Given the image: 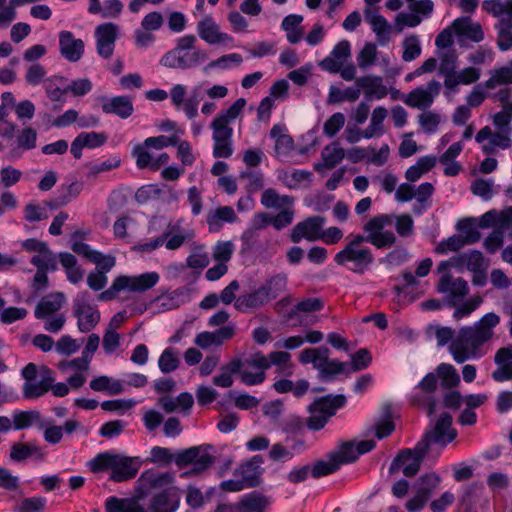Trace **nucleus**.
Here are the masks:
<instances>
[{"instance_id":"1","label":"nucleus","mask_w":512,"mask_h":512,"mask_svg":"<svg viewBox=\"0 0 512 512\" xmlns=\"http://www.w3.org/2000/svg\"><path fill=\"white\" fill-rule=\"evenodd\" d=\"M457 436L452 428V416L442 413L433 429L427 431L413 449H403L391 462L389 473L395 474L402 470L406 477L415 476L432 443L446 445Z\"/></svg>"},{"instance_id":"2","label":"nucleus","mask_w":512,"mask_h":512,"mask_svg":"<svg viewBox=\"0 0 512 512\" xmlns=\"http://www.w3.org/2000/svg\"><path fill=\"white\" fill-rule=\"evenodd\" d=\"M500 323V317L493 313L485 314L474 326L459 329L457 336L449 345V351L457 363L469 359L481 358L486 351L483 345L494 336L493 329Z\"/></svg>"},{"instance_id":"3","label":"nucleus","mask_w":512,"mask_h":512,"mask_svg":"<svg viewBox=\"0 0 512 512\" xmlns=\"http://www.w3.org/2000/svg\"><path fill=\"white\" fill-rule=\"evenodd\" d=\"M212 446L199 445L179 451L175 456L171 450L165 447L154 446L150 451L149 461L157 464H170L173 460L180 468L191 464L193 467L190 471L183 473L181 476L196 475L214 463V457L209 453Z\"/></svg>"},{"instance_id":"4","label":"nucleus","mask_w":512,"mask_h":512,"mask_svg":"<svg viewBox=\"0 0 512 512\" xmlns=\"http://www.w3.org/2000/svg\"><path fill=\"white\" fill-rule=\"evenodd\" d=\"M246 106L244 98H238L230 107L220 111L210 124L214 158H230L233 154V129L230 124L240 117Z\"/></svg>"},{"instance_id":"5","label":"nucleus","mask_w":512,"mask_h":512,"mask_svg":"<svg viewBox=\"0 0 512 512\" xmlns=\"http://www.w3.org/2000/svg\"><path fill=\"white\" fill-rule=\"evenodd\" d=\"M93 473L110 472L109 479L120 483L136 477L142 460L139 457L126 456L120 453L102 452L87 463Z\"/></svg>"},{"instance_id":"6","label":"nucleus","mask_w":512,"mask_h":512,"mask_svg":"<svg viewBox=\"0 0 512 512\" xmlns=\"http://www.w3.org/2000/svg\"><path fill=\"white\" fill-rule=\"evenodd\" d=\"M366 238L362 234H350L346 244L336 253L334 261L339 266L347 267L350 271L363 274L374 263L372 250L365 245Z\"/></svg>"},{"instance_id":"7","label":"nucleus","mask_w":512,"mask_h":512,"mask_svg":"<svg viewBox=\"0 0 512 512\" xmlns=\"http://www.w3.org/2000/svg\"><path fill=\"white\" fill-rule=\"evenodd\" d=\"M197 38L195 35L180 37L176 46L166 52L160 59V65L170 69H191L207 60L205 51L196 49Z\"/></svg>"},{"instance_id":"8","label":"nucleus","mask_w":512,"mask_h":512,"mask_svg":"<svg viewBox=\"0 0 512 512\" xmlns=\"http://www.w3.org/2000/svg\"><path fill=\"white\" fill-rule=\"evenodd\" d=\"M160 279L157 272H147L138 276L121 275L114 279L112 285L98 296L100 301H111L121 291L144 293L154 287Z\"/></svg>"},{"instance_id":"9","label":"nucleus","mask_w":512,"mask_h":512,"mask_svg":"<svg viewBox=\"0 0 512 512\" xmlns=\"http://www.w3.org/2000/svg\"><path fill=\"white\" fill-rule=\"evenodd\" d=\"M233 361L239 364L237 374L243 384L255 386L265 381L267 363L265 355L262 352L250 354L244 359L237 357L234 358Z\"/></svg>"},{"instance_id":"10","label":"nucleus","mask_w":512,"mask_h":512,"mask_svg":"<svg viewBox=\"0 0 512 512\" xmlns=\"http://www.w3.org/2000/svg\"><path fill=\"white\" fill-rule=\"evenodd\" d=\"M173 483L174 476L170 472L145 470L136 481V499L139 501L150 494L173 488Z\"/></svg>"},{"instance_id":"11","label":"nucleus","mask_w":512,"mask_h":512,"mask_svg":"<svg viewBox=\"0 0 512 512\" xmlns=\"http://www.w3.org/2000/svg\"><path fill=\"white\" fill-rule=\"evenodd\" d=\"M89 297L88 291L80 292L73 303V315L77 318V326L82 333L90 332L100 321V312L88 303Z\"/></svg>"},{"instance_id":"12","label":"nucleus","mask_w":512,"mask_h":512,"mask_svg":"<svg viewBox=\"0 0 512 512\" xmlns=\"http://www.w3.org/2000/svg\"><path fill=\"white\" fill-rule=\"evenodd\" d=\"M441 91V83L437 80L429 81L425 87L420 86L409 92L403 102L411 107L426 110L434 103Z\"/></svg>"},{"instance_id":"13","label":"nucleus","mask_w":512,"mask_h":512,"mask_svg":"<svg viewBox=\"0 0 512 512\" xmlns=\"http://www.w3.org/2000/svg\"><path fill=\"white\" fill-rule=\"evenodd\" d=\"M437 291L445 294L449 305L455 307L458 301L468 295L469 286L463 278L454 277L450 273H444L438 280Z\"/></svg>"},{"instance_id":"14","label":"nucleus","mask_w":512,"mask_h":512,"mask_svg":"<svg viewBox=\"0 0 512 512\" xmlns=\"http://www.w3.org/2000/svg\"><path fill=\"white\" fill-rule=\"evenodd\" d=\"M438 387V377L435 373H428L416 386L422 395L415 393L411 396V403L417 406H423L428 415L435 412L436 401L433 396Z\"/></svg>"},{"instance_id":"15","label":"nucleus","mask_w":512,"mask_h":512,"mask_svg":"<svg viewBox=\"0 0 512 512\" xmlns=\"http://www.w3.org/2000/svg\"><path fill=\"white\" fill-rule=\"evenodd\" d=\"M118 34L119 27L112 22L100 24L95 28L96 49L100 57L104 59L111 58Z\"/></svg>"},{"instance_id":"16","label":"nucleus","mask_w":512,"mask_h":512,"mask_svg":"<svg viewBox=\"0 0 512 512\" xmlns=\"http://www.w3.org/2000/svg\"><path fill=\"white\" fill-rule=\"evenodd\" d=\"M264 459L261 455H254L242 462L235 470L234 476L239 477L247 488L258 487L262 482Z\"/></svg>"},{"instance_id":"17","label":"nucleus","mask_w":512,"mask_h":512,"mask_svg":"<svg viewBox=\"0 0 512 512\" xmlns=\"http://www.w3.org/2000/svg\"><path fill=\"white\" fill-rule=\"evenodd\" d=\"M324 221L325 219L322 216H311L297 223L291 230V241L299 243L303 238L308 241L319 240Z\"/></svg>"},{"instance_id":"18","label":"nucleus","mask_w":512,"mask_h":512,"mask_svg":"<svg viewBox=\"0 0 512 512\" xmlns=\"http://www.w3.org/2000/svg\"><path fill=\"white\" fill-rule=\"evenodd\" d=\"M351 57V46L349 41L342 40L337 43L330 54L324 58L319 66L330 73H338L345 62Z\"/></svg>"},{"instance_id":"19","label":"nucleus","mask_w":512,"mask_h":512,"mask_svg":"<svg viewBox=\"0 0 512 512\" xmlns=\"http://www.w3.org/2000/svg\"><path fill=\"white\" fill-rule=\"evenodd\" d=\"M85 44L82 39L75 38L70 31L59 33V51L62 57L69 62L79 61L84 54Z\"/></svg>"},{"instance_id":"20","label":"nucleus","mask_w":512,"mask_h":512,"mask_svg":"<svg viewBox=\"0 0 512 512\" xmlns=\"http://www.w3.org/2000/svg\"><path fill=\"white\" fill-rule=\"evenodd\" d=\"M180 504L179 489L168 488L155 493L150 501V512H175Z\"/></svg>"},{"instance_id":"21","label":"nucleus","mask_w":512,"mask_h":512,"mask_svg":"<svg viewBox=\"0 0 512 512\" xmlns=\"http://www.w3.org/2000/svg\"><path fill=\"white\" fill-rule=\"evenodd\" d=\"M498 366L491 374L496 382H505L512 379V344L498 349L494 356Z\"/></svg>"},{"instance_id":"22","label":"nucleus","mask_w":512,"mask_h":512,"mask_svg":"<svg viewBox=\"0 0 512 512\" xmlns=\"http://www.w3.org/2000/svg\"><path fill=\"white\" fill-rule=\"evenodd\" d=\"M269 135L275 142L274 152L277 158L287 157L294 150V140L284 124H274Z\"/></svg>"},{"instance_id":"23","label":"nucleus","mask_w":512,"mask_h":512,"mask_svg":"<svg viewBox=\"0 0 512 512\" xmlns=\"http://www.w3.org/2000/svg\"><path fill=\"white\" fill-rule=\"evenodd\" d=\"M66 297L62 292H54L44 296L36 305L34 316L37 319H46L48 316L58 314L63 307Z\"/></svg>"},{"instance_id":"24","label":"nucleus","mask_w":512,"mask_h":512,"mask_svg":"<svg viewBox=\"0 0 512 512\" xmlns=\"http://www.w3.org/2000/svg\"><path fill=\"white\" fill-rule=\"evenodd\" d=\"M106 114H114L122 119L129 118L134 112L133 101L130 96H115L105 100L101 106Z\"/></svg>"},{"instance_id":"25","label":"nucleus","mask_w":512,"mask_h":512,"mask_svg":"<svg viewBox=\"0 0 512 512\" xmlns=\"http://www.w3.org/2000/svg\"><path fill=\"white\" fill-rule=\"evenodd\" d=\"M197 32L199 37L208 44H217L229 39L227 34L219 31V26L211 16H206L197 23Z\"/></svg>"},{"instance_id":"26","label":"nucleus","mask_w":512,"mask_h":512,"mask_svg":"<svg viewBox=\"0 0 512 512\" xmlns=\"http://www.w3.org/2000/svg\"><path fill=\"white\" fill-rule=\"evenodd\" d=\"M239 512H266L270 506V501L265 495L253 491L245 494L237 502Z\"/></svg>"},{"instance_id":"27","label":"nucleus","mask_w":512,"mask_h":512,"mask_svg":"<svg viewBox=\"0 0 512 512\" xmlns=\"http://www.w3.org/2000/svg\"><path fill=\"white\" fill-rule=\"evenodd\" d=\"M54 378L49 369H45V375L39 382H25L22 387L23 397L25 399H37L45 395L52 387Z\"/></svg>"},{"instance_id":"28","label":"nucleus","mask_w":512,"mask_h":512,"mask_svg":"<svg viewBox=\"0 0 512 512\" xmlns=\"http://www.w3.org/2000/svg\"><path fill=\"white\" fill-rule=\"evenodd\" d=\"M269 302L270 299L267 297L266 292L259 287L251 293L239 296L235 301L234 307L236 310L244 312L247 309H258Z\"/></svg>"},{"instance_id":"29","label":"nucleus","mask_w":512,"mask_h":512,"mask_svg":"<svg viewBox=\"0 0 512 512\" xmlns=\"http://www.w3.org/2000/svg\"><path fill=\"white\" fill-rule=\"evenodd\" d=\"M355 83L363 90L367 98L382 99L388 93L387 88L382 84L381 77L363 76L357 78Z\"/></svg>"},{"instance_id":"30","label":"nucleus","mask_w":512,"mask_h":512,"mask_svg":"<svg viewBox=\"0 0 512 512\" xmlns=\"http://www.w3.org/2000/svg\"><path fill=\"white\" fill-rule=\"evenodd\" d=\"M345 403L346 397L344 395H328L315 400L310 406L315 411L330 418L335 415L337 409L343 407Z\"/></svg>"},{"instance_id":"31","label":"nucleus","mask_w":512,"mask_h":512,"mask_svg":"<svg viewBox=\"0 0 512 512\" xmlns=\"http://www.w3.org/2000/svg\"><path fill=\"white\" fill-rule=\"evenodd\" d=\"M237 216L230 206H221L217 209L210 211L207 215V224L211 232L219 231L224 222L233 223Z\"/></svg>"},{"instance_id":"32","label":"nucleus","mask_w":512,"mask_h":512,"mask_svg":"<svg viewBox=\"0 0 512 512\" xmlns=\"http://www.w3.org/2000/svg\"><path fill=\"white\" fill-rule=\"evenodd\" d=\"M35 455L38 459L44 458L42 448L33 443L16 442L11 446L9 458L13 462H23Z\"/></svg>"},{"instance_id":"33","label":"nucleus","mask_w":512,"mask_h":512,"mask_svg":"<svg viewBox=\"0 0 512 512\" xmlns=\"http://www.w3.org/2000/svg\"><path fill=\"white\" fill-rule=\"evenodd\" d=\"M457 33L467 36L478 43L484 39V33L479 23H472L470 18H458L452 24Z\"/></svg>"},{"instance_id":"34","label":"nucleus","mask_w":512,"mask_h":512,"mask_svg":"<svg viewBox=\"0 0 512 512\" xmlns=\"http://www.w3.org/2000/svg\"><path fill=\"white\" fill-rule=\"evenodd\" d=\"M347 363L340 362L336 359H330L329 354H327V359L322 360L318 365V377L322 381H333L335 377L339 374H342L346 371Z\"/></svg>"},{"instance_id":"35","label":"nucleus","mask_w":512,"mask_h":512,"mask_svg":"<svg viewBox=\"0 0 512 512\" xmlns=\"http://www.w3.org/2000/svg\"><path fill=\"white\" fill-rule=\"evenodd\" d=\"M12 422L16 430L29 428L33 424H39L40 428L43 427L41 413L37 410L15 411L12 416Z\"/></svg>"},{"instance_id":"36","label":"nucleus","mask_w":512,"mask_h":512,"mask_svg":"<svg viewBox=\"0 0 512 512\" xmlns=\"http://www.w3.org/2000/svg\"><path fill=\"white\" fill-rule=\"evenodd\" d=\"M387 115L388 111L385 107L379 106L373 110L370 124L365 129L366 139L378 137L385 133L383 122Z\"/></svg>"},{"instance_id":"37","label":"nucleus","mask_w":512,"mask_h":512,"mask_svg":"<svg viewBox=\"0 0 512 512\" xmlns=\"http://www.w3.org/2000/svg\"><path fill=\"white\" fill-rule=\"evenodd\" d=\"M270 301L276 299L287 287V275L279 273L268 278L261 286Z\"/></svg>"},{"instance_id":"38","label":"nucleus","mask_w":512,"mask_h":512,"mask_svg":"<svg viewBox=\"0 0 512 512\" xmlns=\"http://www.w3.org/2000/svg\"><path fill=\"white\" fill-rule=\"evenodd\" d=\"M436 376L441 379V385L446 389L454 388L460 383V376L455 367L448 363H441L437 366Z\"/></svg>"},{"instance_id":"39","label":"nucleus","mask_w":512,"mask_h":512,"mask_svg":"<svg viewBox=\"0 0 512 512\" xmlns=\"http://www.w3.org/2000/svg\"><path fill=\"white\" fill-rule=\"evenodd\" d=\"M321 157L324 161L323 166L327 169H332L343 160L345 152L338 142H333L324 147Z\"/></svg>"},{"instance_id":"40","label":"nucleus","mask_w":512,"mask_h":512,"mask_svg":"<svg viewBox=\"0 0 512 512\" xmlns=\"http://www.w3.org/2000/svg\"><path fill=\"white\" fill-rule=\"evenodd\" d=\"M331 454L340 466L353 463L359 458V452L357 451L356 444L353 441L342 443L339 446V449L331 452Z\"/></svg>"},{"instance_id":"41","label":"nucleus","mask_w":512,"mask_h":512,"mask_svg":"<svg viewBox=\"0 0 512 512\" xmlns=\"http://www.w3.org/2000/svg\"><path fill=\"white\" fill-rule=\"evenodd\" d=\"M37 139V132L33 128H25L21 131V133L17 137V149H12L10 152L11 159H16L20 157V153L18 149L30 150L35 148Z\"/></svg>"},{"instance_id":"42","label":"nucleus","mask_w":512,"mask_h":512,"mask_svg":"<svg viewBox=\"0 0 512 512\" xmlns=\"http://www.w3.org/2000/svg\"><path fill=\"white\" fill-rule=\"evenodd\" d=\"M292 202V197L288 195L280 196L273 188L264 190L261 196V204L266 208H280L286 205H291Z\"/></svg>"},{"instance_id":"43","label":"nucleus","mask_w":512,"mask_h":512,"mask_svg":"<svg viewBox=\"0 0 512 512\" xmlns=\"http://www.w3.org/2000/svg\"><path fill=\"white\" fill-rule=\"evenodd\" d=\"M238 370H239V364L234 362L232 359L225 365L221 366V368H220L221 373L213 378V384L218 387H222V388L231 387L234 382L232 376L234 374H237Z\"/></svg>"},{"instance_id":"44","label":"nucleus","mask_w":512,"mask_h":512,"mask_svg":"<svg viewBox=\"0 0 512 512\" xmlns=\"http://www.w3.org/2000/svg\"><path fill=\"white\" fill-rule=\"evenodd\" d=\"M329 349L327 347H318V348H306L301 351L299 355V361L302 364L312 363L315 369H318V365L322 360L327 359V354H329Z\"/></svg>"},{"instance_id":"45","label":"nucleus","mask_w":512,"mask_h":512,"mask_svg":"<svg viewBox=\"0 0 512 512\" xmlns=\"http://www.w3.org/2000/svg\"><path fill=\"white\" fill-rule=\"evenodd\" d=\"M440 60V65L438 68L439 75L453 74L457 73V60L458 54L455 49H450L447 51H442L438 55Z\"/></svg>"},{"instance_id":"46","label":"nucleus","mask_w":512,"mask_h":512,"mask_svg":"<svg viewBox=\"0 0 512 512\" xmlns=\"http://www.w3.org/2000/svg\"><path fill=\"white\" fill-rule=\"evenodd\" d=\"M512 84V68L501 67L496 69L492 76L484 83L485 88L494 89L498 85Z\"/></svg>"},{"instance_id":"47","label":"nucleus","mask_w":512,"mask_h":512,"mask_svg":"<svg viewBox=\"0 0 512 512\" xmlns=\"http://www.w3.org/2000/svg\"><path fill=\"white\" fill-rule=\"evenodd\" d=\"M483 9L495 17L501 15L512 16V0H486L482 4Z\"/></svg>"},{"instance_id":"48","label":"nucleus","mask_w":512,"mask_h":512,"mask_svg":"<svg viewBox=\"0 0 512 512\" xmlns=\"http://www.w3.org/2000/svg\"><path fill=\"white\" fill-rule=\"evenodd\" d=\"M180 364L177 353L170 347L166 348L159 357L158 365L163 373L175 371Z\"/></svg>"},{"instance_id":"49","label":"nucleus","mask_w":512,"mask_h":512,"mask_svg":"<svg viewBox=\"0 0 512 512\" xmlns=\"http://www.w3.org/2000/svg\"><path fill=\"white\" fill-rule=\"evenodd\" d=\"M328 461H317L311 469V475L314 478H320L322 476L330 475L336 472L340 465L339 463L332 457V454L329 453Z\"/></svg>"},{"instance_id":"50","label":"nucleus","mask_w":512,"mask_h":512,"mask_svg":"<svg viewBox=\"0 0 512 512\" xmlns=\"http://www.w3.org/2000/svg\"><path fill=\"white\" fill-rule=\"evenodd\" d=\"M365 19L371 25L373 32L379 39L384 38L389 34L391 27L382 15L366 13Z\"/></svg>"},{"instance_id":"51","label":"nucleus","mask_w":512,"mask_h":512,"mask_svg":"<svg viewBox=\"0 0 512 512\" xmlns=\"http://www.w3.org/2000/svg\"><path fill=\"white\" fill-rule=\"evenodd\" d=\"M403 54L402 59L405 62H410L415 60L421 54V46L420 41L417 35H410L406 37L403 41Z\"/></svg>"},{"instance_id":"52","label":"nucleus","mask_w":512,"mask_h":512,"mask_svg":"<svg viewBox=\"0 0 512 512\" xmlns=\"http://www.w3.org/2000/svg\"><path fill=\"white\" fill-rule=\"evenodd\" d=\"M440 484V477L435 473H427L422 475L417 483V491L422 495L430 498L431 494Z\"/></svg>"},{"instance_id":"53","label":"nucleus","mask_w":512,"mask_h":512,"mask_svg":"<svg viewBox=\"0 0 512 512\" xmlns=\"http://www.w3.org/2000/svg\"><path fill=\"white\" fill-rule=\"evenodd\" d=\"M365 238L368 243H371L378 249L388 248L396 243V236L391 231L370 233Z\"/></svg>"},{"instance_id":"54","label":"nucleus","mask_w":512,"mask_h":512,"mask_svg":"<svg viewBox=\"0 0 512 512\" xmlns=\"http://www.w3.org/2000/svg\"><path fill=\"white\" fill-rule=\"evenodd\" d=\"M462 235L455 234L447 239L442 240L435 248V252L438 254H446L449 251H459L465 246Z\"/></svg>"},{"instance_id":"55","label":"nucleus","mask_w":512,"mask_h":512,"mask_svg":"<svg viewBox=\"0 0 512 512\" xmlns=\"http://www.w3.org/2000/svg\"><path fill=\"white\" fill-rule=\"evenodd\" d=\"M377 57V48L373 43H366L357 56L358 66L365 69L373 65Z\"/></svg>"},{"instance_id":"56","label":"nucleus","mask_w":512,"mask_h":512,"mask_svg":"<svg viewBox=\"0 0 512 512\" xmlns=\"http://www.w3.org/2000/svg\"><path fill=\"white\" fill-rule=\"evenodd\" d=\"M149 147L145 146V142L141 145H136L132 150V156L136 160V165L140 169L149 167L152 170L154 159L149 151Z\"/></svg>"},{"instance_id":"57","label":"nucleus","mask_w":512,"mask_h":512,"mask_svg":"<svg viewBox=\"0 0 512 512\" xmlns=\"http://www.w3.org/2000/svg\"><path fill=\"white\" fill-rule=\"evenodd\" d=\"M345 116L341 112L331 115L324 123L323 133L328 137H334L344 126Z\"/></svg>"},{"instance_id":"58","label":"nucleus","mask_w":512,"mask_h":512,"mask_svg":"<svg viewBox=\"0 0 512 512\" xmlns=\"http://www.w3.org/2000/svg\"><path fill=\"white\" fill-rule=\"evenodd\" d=\"M492 187L493 182L491 180L478 178L471 183L470 190L474 195L479 196L484 200H489L493 195Z\"/></svg>"},{"instance_id":"59","label":"nucleus","mask_w":512,"mask_h":512,"mask_svg":"<svg viewBox=\"0 0 512 512\" xmlns=\"http://www.w3.org/2000/svg\"><path fill=\"white\" fill-rule=\"evenodd\" d=\"M78 138L85 147L97 148L104 145L108 137L105 133L82 132L78 135Z\"/></svg>"},{"instance_id":"60","label":"nucleus","mask_w":512,"mask_h":512,"mask_svg":"<svg viewBox=\"0 0 512 512\" xmlns=\"http://www.w3.org/2000/svg\"><path fill=\"white\" fill-rule=\"evenodd\" d=\"M46 505L43 497L24 498L15 508L16 512H41Z\"/></svg>"},{"instance_id":"61","label":"nucleus","mask_w":512,"mask_h":512,"mask_svg":"<svg viewBox=\"0 0 512 512\" xmlns=\"http://www.w3.org/2000/svg\"><path fill=\"white\" fill-rule=\"evenodd\" d=\"M241 178L247 179V191L254 193L264 187V176L260 171H245L240 175Z\"/></svg>"},{"instance_id":"62","label":"nucleus","mask_w":512,"mask_h":512,"mask_svg":"<svg viewBox=\"0 0 512 512\" xmlns=\"http://www.w3.org/2000/svg\"><path fill=\"white\" fill-rule=\"evenodd\" d=\"M140 505L137 499H119L110 497L105 504L106 512H123L127 507Z\"/></svg>"},{"instance_id":"63","label":"nucleus","mask_w":512,"mask_h":512,"mask_svg":"<svg viewBox=\"0 0 512 512\" xmlns=\"http://www.w3.org/2000/svg\"><path fill=\"white\" fill-rule=\"evenodd\" d=\"M234 245L230 241L218 242L213 250V258L226 264L232 257Z\"/></svg>"},{"instance_id":"64","label":"nucleus","mask_w":512,"mask_h":512,"mask_svg":"<svg viewBox=\"0 0 512 512\" xmlns=\"http://www.w3.org/2000/svg\"><path fill=\"white\" fill-rule=\"evenodd\" d=\"M22 177V172L12 166L3 167L0 170V185L5 188L18 183Z\"/></svg>"}]
</instances>
